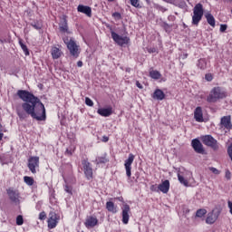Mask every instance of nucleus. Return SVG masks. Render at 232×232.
Listing matches in <instances>:
<instances>
[{
    "mask_svg": "<svg viewBox=\"0 0 232 232\" xmlns=\"http://www.w3.org/2000/svg\"><path fill=\"white\" fill-rule=\"evenodd\" d=\"M19 44H20L24 55H30V51L28 50V47L26 46V44H24V43H23V39H19Z\"/></svg>",
    "mask_w": 232,
    "mask_h": 232,
    "instance_id": "27",
    "label": "nucleus"
},
{
    "mask_svg": "<svg viewBox=\"0 0 232 232\" xmlns=\"http://www.w3.org/2000/svg\"><path fill=\"white\" fill-rule=\"evenodd\" d=\"M227 206L229 208V213H230V215H232V201L231 200L227 201Z\"/></svg>",
    "mask_w": 232,
    "mask_h": 232,
    "instance_id": "42",
    "label": "nucleus"
},
{
    "mask_svg": "<svg viewBox=\"0 0 232 232\" xmlns=\"http://www.w3.org/2000/svg\"><path fill=\"white\" fill-rule=\"evenodd\" d=\"M201 140L205 146H208L209 148H212V150H218L220 146L218 145V141L213 138L211 135H205L201 138Z\"/></svg>",
    "mask_w": 232,
    "mask_h": 232,
    "instance_id": "5",
    "label": "nucleus"
},
{
    "mask_svg": "<svg viewBox=\"0 0 232 232\" xmlns=\"http://www.w3.org/2000/svg\"><path fill=\"white\" fill-rule=\"evenodd\" d=\"M150 191H154L156 193H159V191H160L159 187L157 185H151L150 186Z\"/></svg>",
    "mask_w": 232,
    "mask_h": 232,
    "instance_id": "40",
    "label": "nucleus"
},
{
    "mask_svg": "<svg viewBox=\"0 0 232 232\" xmlns=\"http://www.w3.org/2000/svg\"><path fill=\"white\" fill-rule=\"evenodd\" d=\"M77 11L81 14H84L87 17H92V7L88 5H79Z\"/></svg>",
    "mask_w": 232,
    "mask_h": 232,
    "instance_id": "14",
    "label": "nucleus"
},
{
    "mask_svg": "<svg viewBox=\"0 0 232 232\" xmlns=\"http://www.w3.org/2000/svg\"><path fill=\"white\" fill-rule=\"evenodd\" d=\"M198 68L200 70H206L208 68V62L206 59H199L197 63Z\"/></svg>",
    "mask_w": 232,
    "mask_h": 232,
    "instance_id": "25",
    "label": "nucleus"
},
{
    "mask_svg": "<svg viewBox=\"0 0 232 232\" xmlns=\"http://www.w3.org/2000/svg\"><path fill=\"white\" fill-rule=\"evenodd\" d=\"M3 136H4L3 132H0V140H3Z\"/></svg>",
    "mask_w": 232,
    "mask_h": 232,
    "instance_id": "51",
    "label": "nucleus"
},
{
    "mask_svg": "<svg viewBox=\"0 0 232 232\" xmlns=\"http://www.w3.org/2000/svg\"><path fill=\"white\" fill-rule=\"evenodd\" d=\"M31 26H33L34 30H41V28H43V24L39 21H34L31 23Z\"/></svg>",
    "mask_w": 232,
    "mask_h": 232,
    "instance_id": "30",
    "label": "nucleus"
},
{
    "mask_svg": "<svg viewBox=\"0 0 232 232\" xmlns=\"http://www.w3.org/2000/svg\"><path fill=\"white\" fill-rule=\"evenodd\" d=\"M133 160H135V155L130 153L124 162V168L128 179L131 178V164H133Z\"/></svg>",
    "mask_w": 232,
    "mask_h": 232,
    "instance_id": "10",
    "label": "nucleus"
},
{
    "mask_svg": "<svg viewBox=\"0 0 232 232\" xmlns=\"http://www.w3.org/2000/svg\"><path fill=\"white\" fill-rule=\"evenodd\" d=\"M6 194L9 198V200H11V202H14V204H19L20 202L19 198H21L19 190L14 188H9L6 189Z\"/></svg>",
    "mask_w": 232,
    "mask_h": 232,
    "instance_id": "8",
    "label": "nucleus"
},
{
    "mask_svg": "<svg viewBox=\"0 0 232 232\" xmlns=\"http://www.w3.org/2000/svg\"><path fill=\"white\" fill-rule=\"evenodd\" d=\"M218 218V215L215 214L214 211L208 214L206 218V224L211 225L215 224Z\"/></svg>",
    "mask_w": 232,
    "mask_h": 232,
    "instance_id": "18",
    "label": "nucleus"
},
{
    "mask_svg": "<svg viewBox=\"0 0 232 232\" xmlns=\"http://www.w3.org/2000/svg\"><path fill=\"white\" fill-rule=\"evenodd\" d=\"M106 209L111 213H117V208H115V204L111 201L106 203Z\"/></svg>",
    "mask_w": 232,
    "mask_h": 232,
    "instance_id": "24",
    "label": "nucleus"
},
{
    "mask_svg": "<svg viewBox=\"0 0 232 232\" xmlns=\"http://www.w3.org/2000/svg\"><path fill=\"white\" fill-rule=\"evenodd\" d=\"M24 224V219L23 218V216L19 215L16 217V226H23Z\"/></svg>",
    "mask_w": 232,
    "mask_h": 232,
    "instance_id": "35",
    "label": "nucleus"
},
{
    "mask_svg": "<svg viewBox=\"0 0 232 232\" xmlns=\"http://www.w3.org/2000/svg\"><path fill=\"white\" fill-rule=\"evenodd\" d=\"M82 167H83V172L88 180L93 179V169H92V163H90L88 160H83L82 161Z\"/></svg>",
    "mask_w": 232,
    "mask_h": 232,
    "instance_id": "9",
    "label": "nucleus"
},
{
    "mask_svg": "<svg viewBox=\"0 0 232 232\" xmlns=\"http://www.w3.org/2000/svg\"><path fill=\"white\" fill-rule=\"evenodd\" d=\"M97 113H99V115H101L102 117H110V115L113 113V111L111 110V108H101L98 109Z\"/></svg>",
    "mask_w": 232,
    "mask_h": 232,
    "instance_id": "20",
    "label": "nucleus"
},
{
    "mask_svg": "<svg viewBox=\"0 0 232 232\" xmlns=\"http://www.w3.org/2000/svg\"><path fill=\"white\" fill-rule=\"evenodd\" d=\"M16 95L24 102L22 107H16V113L22 121L30 115L36 121H46V109L41 100L26 90H18Z\"/></svg>",
    "mask_w": 232,
    "mask_h": 232,
    "instance_id": "1",
    "label": "nucleus"
},
{
    "mask_svg": "<svg viewBox=\"0 0 232 232\" xmlns=\"http://www.w3.org/2000/svg\"><path fill=\"white\" fill-rule=\"evenodd\" d=\"M39 218H40V220H45L46 219V213L45 212H41L39 214Z\"/></svg>",
    "mask_w": 232,
    "mask_h": 232,
    "instance_id": "41",
    "label": "nucleus"
},
{
    "mask_svg": "<svg viewBox=\"0 0 232 232\" xmlns=\"http://www.w3.org/2000/svg\"><path fill=\"white\" fill-rule=\"evenodd\" d=\"M210 171H212V173H214L215 175H218V173H220V171H218V169H215V168H210Z\"/></svg>",
    "mask_w": 232,
    "mask_h": 232,
    "instance_id": "44",
    "label": "nucleus"
},
{
    "mask_svg": "<svg viewBox=\"0 0 232 232\" xmlns=\"http://www.w3.org/2000/svg\"><path fill=\"white\" fill-rule=\"evenodd\" d=\"M178 180H179L180 184H183V186H185L186 188L189 186V182L188 181V179H185L180 174H178Z\"/></svg>",
    "mask_w": 232,
    "mask_h": 232,
    "instance_id": "29",
    "label": "nucleus"
},
{
    "mask_svg": "<svg viewBox=\"0 0 232 232\" xmlns=\"http://www.w3.org/2000/svg\"><path fill=\"white\" fill-rule=\"evenodd\" d=\"M151 79L159 80L161 77V74L159 71H151L150 72Z\"/></svg>",
    "mask_w": 232,
    "mask_h": 232,
    "instance_id": "31",
    "label": "nucleus"
},
{
    "mask_svg": "<svg viewBox=\"0 0 232 232\" xmlns=\"http://www.w3.org/2000/svg\"><path fill=\"white\" fill-rule=\"evenodd\" d=\"M227 97V92L222 87H214L209 95L207 97L208 102H218L220 99H226Z\"/></svg>",
    "mask_w": 232,
    "mask_h": 232,
    "instance_id": "2",
    "label": "nucleus"
},
{
    "mask_svg": "<svg viewBox=\"0 0 232 232\" xmlns=\"http://www.w3.org/2000/svg\"><path fill=\"white\" fill-rule=\"evenodd\" d=\"M77 66H78V68H82V61H78Z\"/></svg>",
    "mask_w": 232,
    "mask_h": 232,
    "instance_id": "48",
    "label": "nucleus"
},
{
    "mask_svg": "<svg viewBox=\"0 0 232 232\" xmlns=\"http://www.w3.org/2000/svg\"><path fill=\"white\" fill-rule=\"evenodd\" d=\"M126 72H130V68L126 69Z\"/></svg>",
    "mask_w": 232,
    "mask_h": 232,
    "instance_id": "53",
    "label": "nucleus"
},
{
    "mask_svg": "<svg viewBox=\"0 0 232 232\" xmlns=\"http://www.w3.org/2000/svg\"><path fill=\"white\" fill-rule=\"evenodd\" d=\"M130 205H128V204L123 205L122 214H121V217H122L121 221L125 225L130 222Z\"/></svg>",
    "mask_w": 232,
    "mask_h": 232,
    "instance_id": "11",
    "label": "nucleus"
},
{
    "mask_svg": "<svg viewBox=\"0 0 232 232\" xmlns=\"http://www.w3.org/2000/svg\"><path fill=\"white\" fill-rule=\"evenodd\" d=\"M110 3H113V1H115V0H108Z\"/></svg>",
    "mask_w": 232,
    "mask_h": 232,
    "instance_id": "52",
    "label": "nucleus"
},
{
    "mask_svg": "<svg viewBox=\"0 0 232 232\" xmlns=\"http://www.w3.org/2000/svg\"><path fill=\"white\" fill-rule=\"evenodd\" d=\"M147 52L149 53H156L157 48H155V47H147Z\"/></svg>",
    "mask_w": 232,
    "mask_h": 232,
    "instance_id": "39",
    "label": "nucleus"
},
{
    "mask_svg": "<svg viewBox=\"0 0 232 232\" xmlns=\"http://www.w3.org/2000/svg\"><path fill=\"white\" fill-rule=\"evenodd\" d=\"M207 213L208 210H206V208H199L196 212V217H198V218H202Z\"/></svg>",
    "mask_w": 232,
    "mask_h": 232,
    "instance_id": "28",
    "label": "nucleus"
},
{
    "mask_svg": "<svg viewBox=\"0 0 232 232\" xmlns=\"http://www.w3.org/2000/svg\"><path fill=\"white\" fill-rule=\"evenodd\" d=\"M158 188L161 193H168L169 191V180H164L161 184L158 185Z\"/></svg>",
    "mask_w": 232,
    "mask_h": 232,
    "instance_id": "19",
    "label": "nucleus"
},
{
    "mask_svg": "<svg viewBox=\"0 0 232 232\" xmlns=\"http://www.w3.org/2000/svg\"><path fill=\"white\" fill-rule=\"evenodd\" d=\"M66 153H67V155H72V150H66Z\"/></svg>",
    "mask_w": 232,
    "mask_h": 232,
    "instance_id": "50",
    "label": "nucleus"
},
{
    "mask_svg": "<svg viewBox=\"0 0 232 232\" xmlns=\"http://www.w3.org/2000/svg\"><path fill=\"white\" fill-rule=\"evenodd\" d=\"M204 16V7L202 4H197L193 9L192 24L198 26L202 17Z\"/></svg>",
    "mask_w": 232,
    "mask_h": 232,
    "instance_id": "4",
    "label": "nucleus"
},
{
    "mask_svg": "<svg viewBox=\"0 0 232 232\" xmlns=\"http://www.w3.org/2000/svg\"><path fill=\"white\" fill-rule=\"evenodd\" d=\"M221 124L226 128L227 130H231L232 125H231V118L228 116H224L221 119Z\"/></svg>",
    "mask_w": 232,
    "mask_h": 232,
    "instance_id": "21",
    "label": "nucleus"
},
{
    "mask_svg": "<svg viewBox=\"0 0 232 232\" xmlns=\"http://www.w3.org/2000/svg\"><path fill=\"white\" fill-rule=\"evenodd\" d=\"M205 79H206V81H208V82H211V81H213V74H211V73H207V74L205 75Z\"/></svg>",
    "mask_w": 232,
    "mask_h": 232,
    "instance_id": "37",
    "label": "nucleus"
},
{
    "mask_svg": "<svg viewBox=\"0 0 232 232\" xmlns=\"http://www.w3.org/2000/svg\"><path fill=\"white\" fill-rule=\"evenodd\" d=\"M152 99L155 101H164L166 99V94L160 89H156L152 94Z\"/></svg>",
    "mask_w": 232,
    "mask_h": 232,
    "instance_id": "17",
    "label": "nucleus"
},
{
    "mask_svg": "<svg viewBox=\"0 0 232 232\" xmlns=\"http://www.w3.org/2000/svg\"><path fill=\"white\" fill-rule=\"evenodd\" d=\"M111 38L113 41L119 44V46H124V44H128L130 43V37L128 36H121L114 31L111 32Z\"/></svg>",
    "mask_w": 232,
    "mask_h": 232,
    "instance_id": "7",
    "label": "nucleus"
},
{
    "mask_svg": "<svg viewBox=\"0 0 232 232\" xmlns=\"http://www.w3.org/2000/svg\"><path fill=\"white\" fill-rule=\"evenodd\" d=\"M130 5L131 6H134V8H142L140 0H130Z\"/></svg>",
    "mask_w": 232,
    "mask_h": 232,
    "instance_id": "34",
    "label": "nucleus"
},
{
    "mask_svg": "<svg viewBox=\"0 0 232 232\" xmlns=\"http://www.w3.org/2000/svg\"><path fill=\"white\" fill-rule=\"evenodd\" d=\"M47 223L49 229H54V227H57V216H55L54 213H51Z\"/></svg>",
    "mask_w": 232,
    "mask_h": 232,
    "instance_id": "16",
    "label": "nucleus"
},
{
    "mask_svg": "<svg viewBox=\"0 0 232 232\" xmlns=\"http://www.w3.org/2000/svg\"><path fill=\"white\" fill-rule=\"evenodd\" d=\"M226 179H227V180H229V179H231V172H229V170H227V172H226Z\"/></svg>",
    "mask_w": 232,
    "mask_h": 232,
    "instance_id": "45",
    "label": "nucleus"
},
{
    "mask_svg": "<svg viewBox=\"0 0 232 232\" xmlns=\"http://www.w3.org/2000/svg\"><path fill=\"white\" fill-rule=\"evenodd\" d=\"M65 191L66 193H72V188L68 187V185L65 186Z\"/></svg>",
    "mask_w": 232,
    "mask_h": 232,
    "instance_id": "47",
    "label": "nucleus"
},
{
    "mask_svg": "<svg viewBox=\"0 0 232 232\" xmlns=\"http://www.w3.org/2000/svg\"><path fill=\"white\" fill-rule=\"evenodd\" d=\"M194 119L197 122H204V114L202 113V107H197L195 109Z\"/></svg>",
    "mask_w": 232,
    "mask_h": 232,
    "instance_id": "15",
    "label": "nucleus"
},
{
    "mask_svg": "<svg viewBox=\"0 0 232 232\" xmlns=\"http://www.w3.org/2000/svg\"><path fill=\"white\" fill-rule=\"evenodd\" d=\"M108 140H109V138L106 136H103V142H108Z\"/></svg>",
    "mask_w": 232,
    "mask_h": 232,
    "instance_id": "49",
    "label": "nucleus"
},
{
    "mask_svg": "<svg viewBox=\"0 0 232 232\" xmlns=\"http://www.w3.org/2000/svg\"><path fill=\"white\" fill-rule=\"evenodd\" d=\"M60 32H68V21L63 18L60 23Z\"/></svg>",
    "mask_w": 232,
    "mask_h": 232,
    "instance_id": "23",
    "label": "nucleus"
},
{
    "mask_svg": "<svg viewBox=\"0 0 232 232\" xmlns=\"http://www.w3.org/2000/svg\"><path fill=\"white\" fill-rule=\"evenodd\" d=\"M63 43L66 44L70 54L77 59L81 53V48L77 43H75L73 39L69 40L68 37L63 38Z\"/></svg>",
    "mask_w": 232,
    "mask_h": 232,
    "instance_id": "3",
    "label": "nucleus"
},
{
    "mask_svg": "<svg viewBox=\"0 0 232 232\" xmlns=\"http://www.w3.org/2000/svg\"><path fill=\"white\" fill-rule=\"evenodd\" d=\"M27 168H29V170L31 173L35 175L37 173V169H39V157L37 156H32L28 159Z\"/></svg>",
    "mask_w": 232,
    "mask_h": 232,
    "instance_id": "6",
    "label": "nucleus"
},
{
    "mask_svg": "<svg viewBox=\"0 0 232 232\" xmlns=\"http://www.w3.org/2000/svg\"><path fill=\"white\" fill-rule=\"evenodd\" d=\"M85 104H86L87 106H93V101H92V99L86 97V98H85Z\"/></svg>",
    "mask_w": 232,
    "mask_h": 232,
    "instance_id": "38",
    "label": "nucleus"
},
{
    "mask_svg": "<svg viewBox=\"0 0 232 232\" xmlns=\"http://www.w3.org/2000/svg\"><path fill=\"white\" fill-rule=\"evenodd\" d=\"M97 224H99V219H97V218H95L93 216L87 217L85 223H84L85 227H87V229L95 227V226H97Z\"/></svg>",
    "mask_w": 232,
    "mask_h": 232,
    "instance_id": "12",
    "label": "nucleus"
},
{
    "mask_svg": "<svg viewBox=\"0 0 232 232\" xmlns=\"http://www.w3.org/2000/svg\"><path fill=\"white\" fill-rule=\"evenodd\" d=\"M24 182H25V184H27V186H32L34 184V178H32V177L24 176Z\"/></svg>",
    "mask_w": 232,
    "mask_h": 232,
    "instance_id": "32",
    "label": "nucleus"
},
{
    "mask_svg": "<svg viewBox=\"0 0 232 232\" xmlns=\"http://www.w3.org/2000/svg\"><path fill=\"white\" fill-rule=\"evenodd\" d=\"M228 1H232V0H228Z\"/></svg>",
    "mask_w": 232,
    "mask_h": 232,
    "instance_id": "54",
    "label": "nucleus"
},
{
    "mask_svg": "<svg viewBox=\"0 0 232 232\" xmlns=\"http://www.w3.org/2000/svg\"><path fill=\"white\" fill-rule=\"evenodd\" d=\"M205 17H206L207 22L208 23V24H210V26L215 28V17L213 16V14L208 13L205 15Z\"/></svg>",
    "mask_w": 232,
    "mask_h": 232,
    "instance_id": "26",
    "label": "nucleus"
},
{
    "mask_svg": "<svg viewBox=\"0 0 232 232\" xmlns=\"http://www.w3.org/2000/svg\"><path fill=\"white\" fill-rule=\"evenodd\" d=\"M227 30V24H221L220 25V32H225Z\"/></svg>",
    "mask_w": 232,
    "mask_h": 232,
    "instance_id": "43",
    "label": "nucleus"
},
{
    "mask_svg": "<svg viewBox=\"0 0 232 232\" xmlns=\"http://www.w3.org/2000/svg\"><path fill=\"white\" fill-rule=\"evenodd\" d=\"M191 144L196 153H200L201 155H204V146L202 145L200 140L195 139L192 140Z\"/></svg>",
    "mask_w": 232,
    "mask_h": 232,
    "instance_id": "13",
    "label": "nucleus"
},
{
    "mask_svg": "<svg viewBox=\"0 0 232 232\" xmlns=\"http://www.w3.org/2000/svg\"><path fill=\"white\" fill-rule=\"evenodd\" d=\"M136 86L137 88H139L140 90H142L143 86L142 84H140V82L139 81L136 82Z\"/></svg>",
    "mask_w": 232,
    "mask_h": 232,
    "instance_id": "46",
    "label": "nucleus"
},
{
    "mask_svg": "<svg viewBox=\"0 0 232 232\" xmlns=\"http://www.w3.org/2000/svg\"><path fill=\"white\" fill-rule=\"evenodd\" d=\"M62 54H63V53L61 52L60 48H57V47H53L52 48V57H53V59H59V57H61Z\"/></svg>",
    "mask_w": 232,
    "mask_h": 232,
    "instance_id": "22",
    "label": "nucleus"
},
{
    "mask_svg": "<svg viewBox=\"0 0 232 232\" xmlns=\"http://www.w3.org/2000/svg\"><path fill=\"white\" fill-rule=\"evenodd\" d=\"M96 162L97 164H106V162H108V159L106 158V156L98 157L96 159Z\"/></svg>",
    "mask_w": 232,
    "mask_h": 232,
    "instance_id": "33",
    "label": "nucleus"
},
{
    "mask_svg": "<svg viewBox=\"0 0 232 232\" xmlns=\"http://www.w3.org/2000/svg\"><path fill=\"white\" fill-rule=\"evenodd\" d=\"M112 17H114V19H117L118 21L122 19V16L121 15V13H119V12L113 13Z\"/></svg>",
    "mask_w": 232,
    "mask_h": 232,
    "instance_id": "36",
    "label": "nucleus"
}]
</instances>
